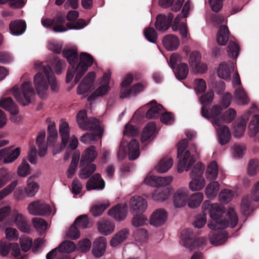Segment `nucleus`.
I'll use <instances>...</instances> for the list:
<instances>
[{
	"mask_svg": "<svg viewBox=\"0 0 259 259\" xmlns=\"http://www.w3.org/2000/svg\"><path fill=\"white\" fill-rule=\"evenodd\" d=\"M180 19V16L179 15L175 18L174 23L171 25V28L174 31L179 30L182 38L184 39V41H187L189 38L187 27L185 23L182 22L179 24Z\"/></svg>",
	"mask_w": 259,
	"mask_h": 259,
	"instance_id": "30",
	"label": "nucleus"
},
{
	"mask_svg": "<svg viewBox=\"0 0 259 259\" xmlns=\"http://www.w3.org/2000/svg\"><path fill=\"white\" fill-rule=\"evenodd\" d=\"M16 101L23 106L29 105L35 96V92L30 81L23 82L20 86L16 85L11 90Z\"/></svg>",
	"mask_w": 259,
	"mask_h": 259,
	"instance_id": "6",
	"label": "nucleus"
},
{
	"mask_svg": "<svg viewBox=\"0 0 259 259\" xmlns=\"http://www.w3.org/2000/svg\"><path fill=\"white\" fill-rule=\"evenodd\" d=\"M34 68L42 72H37L33 77V84L38 96L41 99L47 98L49 88L53 92L59 91V87L56 77L50 66L45 65L41 62L35 63Z\"/></svg>",
	"mask_w": 259,
	"mask_h": 259,
	"instance_id": "1",
	"label": "nucleus"
},
{
	"mask_svg": "<svg viewBox=\"0 0 259 259\" xmlns=\"http://www.w3.org/2000/svg\"><path fill=\"white\" fill-rule=\"evenodd\" d=\"M188 140L183 139L180 141L178 145L177 171L182 173L184 171H188L195 162L193 153L196 152V148L193 146L191 151L186 150L188 145Z\"/></svg>",
	"mask_w": 259,
	"mask_h": 259,
	"instance_id": "5",
	"label": "nucleus"
},
{
	"mask_svg": "<svg viewBox=\"0 0 259 259\" xmlns=\"http://www.w3.org/2000/svg\"><path fill=\"white\" fill-rule=\"evenodd\" d=\"M211 245H219L225 243L228 239V235L226 233H214L211 232Z\"/></svg>",
	"mask_w": 259,
	"mask_h": 259,
	"instance_id": "52",
	"label": "nucleus"
},
{
	"mask_svg": "<svg viewBox=\"0 0 259 259\" xmlns=\"http://www.w3.org/2000/svg\"><path fill=\"white\" fill-rule=\"evenodd\" d=\"M203 199V194L200 192L195 193L191 195L188 201V206L191 208L198 207Z\"/></svg>",
	"mask_w": 259,
	"mask_h": 259,
	"instance_id": "48",
	"label": "nucleus"
},
{
	"mask_svg": "<svg viewBox=\"0 0 259 259\" xmlns=\"http://www.w3.org/2000/svg\"><path fill=\"white\" fill-rule=\"evenodd\" d=\"M109 205V202L107 201L100 205L93 206L91 209V212L94 217L99 216L102 214L104 210H105Z\"/></svg>",
	"mask_w": 259,
	"mask_h": 259,
	"instance_id": "57",
	"label": "nucleus"
},
{
	"mask_svg": "<svg viewBox=\"0 0 259 259\" xmlns=\"http://www.w3.org/2000/svg\"><path fill=\"white\" fill-rule=\"evenodd\" d=\"M172 158L165 157L160 160L155 168L159 173H164L168 170L173 164Z\"/></svg>",
	"mask_w": 259,
	"mask_h": 259,
	"instance_id": "43",
	"label": "nucleus"
},
{
	"mask_svg": "<svg viewBox=\"0 0 259 259\" xmlns=\"http://www.w3.org/2000/svg\"><path fill=\"white\" fill-rule=\"evenodd\" d=\"M58 251L60 253H70L76 249V245L71 241L65 240L63 241L58 247Z\"/></svg>",
	"mask_w": 259,
	"mask_h": 259,
	"instance_id": "49",
	"label": "nucleus"
},
{
	"mask_svg": "<svg viewBox=\"0 0 259 259\" xmlns=\"http://www.w3.org/2000/svg\"><path fill=\"white\" fill-rule=\"evenodd\" d=\"M12 218L18 229L22 232L27 233L30 232V226L27 218L17 210L12 212Z\"/></svg>",
	"mask_w": 259,
	"mask_h": 259,
	"instance_id": "16",
	"label": "nucleus"
},
{
	"mask_svg": "<svg viewBox=\"0 0 259 259\" xmlns=\"http://www.w3.org/2000/svg\"><path fill=\"white\" fill-rule=\"evenodd\" d=\"M77 123L80 128L83 130L93 131L92 133H87L80 138L81 142L88 144L100 139L102 136L103 130L100 125L99 121L93 117L88 118L85 111H80L76 117Z\"/></svg>",
	"mask_w": 259,
	"mask_h": 259,
	"instance_id": "4",
	"label": "nucleus"
},
{
	"mask_svg": "<svg viewBox=\"0 0 259 259\" xmlns=\"http://www.w3.org/2000/svg\"><path fill=\"white\" fill-rule=\"evenodd\" d=\"M130 235V230L124 228L118 231L111 238L110 245L112 247H116L124 241Z\"/></svg>",
	"mask_w": 259,
	"mask_h": 259,
	"instance_id": "31",
	"label": "nucleus"
},
{
	"mask_svg": "<svg viewBox=\"0 0 259 259\" xmlns=\"http://www.w3.org/2000/svg\"><path fill=\"white\" fill-rule=\"evenodd\" d=\"M133 80L132 75L127 74L121 83V90L120 92V97L121 98H125L130 95H132V88H131L130 85Z\"/></svg>",
	"mask_w": 259,
	"mask_h": 259,
	"instance_id": "29",
	"label": "nucleus"
},
{
	"mask_svg": "<svg viewBox=\"0 0 259 259\" xmlns=\"http://www.w3.org/2000/svg\"><path fill=\"white\" fill-rule=\"evenodd\" d=\"M111 74L110 71L109 70L104 73L103 77L101 78V82L102 84L97 89L94 93L96 96H103L108 92L110 89L109 83L110 80Z\"/></svg>",
	"mask_w": 259,
	"mask_h": 259,
	"instance_id": "24",
	"label": "nucleus"
},
{
	"mask_svg": "<svg viewBox=\"0 0 259 259\" xmlns=\"http://www.w3.org/2000/svg\"><path fill=\"white\" fill-rule=\"evenodd\" d=\"M220 108L219 106L211 107V123L216 130L219 143L224 145L230 141L231 132L229 127L221 123V120L219 119Z\"/></svg>",
	"mask_w": 259,
	"mask_h": 259,
	"instance_id": "7",
	"label": "nucleus"
},
{
	"mask_svg": "<svg viewBox=\"0 0 259 259\" xmlns=\"http://www.w3.org/2000/svg\"><path fill=\"white\" fill-rule=\"evenodd\" d=\"M0 107L10 113H15L18 111V107L11 97L2 99L0 100Z\"/></svg>",
	"mask_w": 259,
	"mask_h": 259,
	"instance_id": "40",
	"label": "nucleus"
},
{
	"mask_svg": "<svg viewBox=\"0 0 259 259\" xmlns=\"http://www.w3.org/2000/svg\"><path fill=\"white\" fill-rule=\"evenodd\" d=\"M167 218V213L164 209H157L151 215L150 224L154 227H160L166 222Z\"/></svg>",
	"mask_w": 259,
	"mask_h": 259,
	"instance_id": "17",
	"label": "nucleus"
},
{
	"mask_svg": "<svg viewBox=\"0 0 259 259\" xmlns=\"http://www.w3.org/2000/svg\"><path fill=\"white\" fill-rule=\"evenodd\" d=\"M189 197V191L185 187H182L176 191L174 197V204L176 207L184 206L187 202Z\"/></svg>",
	"mask_w": 259,
	"mask_h": 259,
	"instance_id": "19",
	"label": "nucleus"
},
{
	"mask_svg": "<svg viewBox=\"0 0 259 259\" xmlns=\"http://www.w3.org/2000/svg\"><path fill=\"white\" fill-rule=\"evenodd\" d=\"M133 237L136 241L144 242L148 238V232L144 228L137 229L133 232Z\"/></svg>",
	"mask_w": 259,
	"mask_h": 259,
	"instance_id": "53",
	"label": "nucleus"
},
{
	"mask_svg": "<svg viewBox=\"0 0 259 259\" xmlns=\"http://www.w3.org/2000/svg\"><path fill=\"white\" fill-rule=\"evenodd\" d=\"M66 17L64 15L59 14L54 18L53 31L55 32H63L67 30Z\"/></svg>",
	"mask_w": 259,
	"mask_h": 259,
	"instance_id": "36",
	"label": "nucleus"
},
{
	"mask_svg": "<svg viewBox=\"0 0 259 259\" xmlns=\"http://www.w3.org/2000/svg\"><path fill=\"white\" fill-rule=\"evenodd\" d=\"M127 205L126 204H118L109 209L108 214L117 221L124 220L127 214Z\"/></svg>",
	"mask_w": 259,
	"mask_h": 259,
	"instance_id": "20",
	"label": "nucleus"
},
{
	"mask_svg": "<svg viewBox=\"0 0 259 259\" xmlns=\"http://www.w3.org/2000/svg\"><path fill=\"white\" fill-rule=\"evenodd\" d=\"M233 196V192L229 189L222 190L219 195L220 201L225 204L229 203L232 199Z\"/></svg>",
	"mask_w": 259,
	"mask_h": 259,
	"instance_id": "56",
	"label": "nucleus"
},
{
	"mask_svg": "<svg viewBox=\"0 0 259 259\" xmlns=\"http://www.w3.org/2000/svg\"><path fill=\"white\" fill-rule=\"evenodd\" d=\"M195 235L191 229H185L181 233V239L184 246L190 251L195 250V242H193Z\"/></svg>",
	"mask_w": 259,
	"mask_h": 259,
	"instance_id": "18",
	"label": "nucleus"
},
{
	"mask_svg": "<svg viewBox=\"0 0 259 259\" xmlns=\"http://www.w3.org/2000/svg\"><path fill=\"white\" fill-rule=\"evenodd\" d=\"M48 136L47 139V144L50 145L53 144L57 137V131L56 128L55 123L54 122L50 123L48 127Z\"/></svg>",
	"mask_w": 259,
	"mask_h": 259,
	"instance_id": "54",
	"label": "nucleus"
},
{
	"mask_svg": "<svg viewBox=\"0 0 259 259\" xmlns=\"http://www.w3.org/2000/svg\"><path fill=\"white\" fill-rule=\"evenodd\" d=\"M14 175V172L9 170L6 168L3 167L0 168V178L6 184L13 178Z\"/></svg>",
	"mask_w": 259,
	"mask_h": 259,
	"instance_id": "63",
	"label": "nucleus"
},
{
	"mask_svg": "<svg viewBox=\"0 0 259 259\" xmlns=\"http://www.w3.org/2000/svg\"><path fill=\"white\" fill-rule=\"evenodd\" d=\"M4 151V162L5 163H10L14 161L20 155L21 149L20 148H16L12 150L10 148H3Z\"/></svg>",
	"mask_w": 259,
	"mask_h": 259,
	"instance_id": "33",
	"label": "nucleus"
},
{
	"mask_svg": "<svg viewBox=\"0 0 259 259\" xmlns=\"http://www.w3.org/2000/svg\"><path fill=\"white\" fill-rule=\"evenodd\" d=\"M135 214L132 221V224L133 226L138 227L147 224L148 221L145 215L141 214H138V213Z\"/></svg>",
	"mask_w": 259,
	"mask_h": 259,
	"instance_id": "59",
	"label": "nucleus"
},
{
	"mask_svg": "<svg viewBox=\"0 0 259 259\" xmlns=\"http://www.w3.org/2000/svg\"><path fill=\"white\" fill-rule=\"evenodd\" d=\"M79 171V177L85 179L89 178L96 170V166L95 164H88L84 166Z\"/></svg>",
	"mask_w": 259,
	"mask_h": 259,
	"instance_id": "50",
	"label": "nucleus"
},
{
	"mask_svg": "<svg viewBox=\"0 0 259 259\" xmlns=\"http://www.w3.org/2000/svg\"><path fill=\"white\" fill-rule=\"evenodd\" d=\"M155 25L156 29L160 31H165L170 27L169 22L167 21L166 16L163 14L157 16Z\"/></svg>",
	"mask_w": 259,
	"mask_h": 259,
	"instance_id": "46",
	"label": "nucleus"
},
{
	"mask_svg": "<svg viewBox=\"0 0 259 259\" xmlns=\"http://www.w3.org/2000/svg\"><path fill=\"white\" fill-rule=\"evenodd\" d=\"M248 135L250 137H254L259 132V115H253L249 124Z\"/></svg>",
	"mask_w": 259,
	"mask_h": 259,
	"instance_id": "47",
	"label": "nucleus"
},
{
	"mask_svg": "<svg viewBox=\"0 0 259 259\" xmlns=\"http://www.w3.org/2000/svg\"><path fill=\"white\" fill-rule=\"evenodd\" d=\"M171 193V189L169 188L157 189L152 193L151 198L155 201L163 202L169 198Z\"/></svg>",
	"mask_w": 259,
	"mask_h": 259,
	"instance_id": "34",
	"label": "nucleus"
},
{
	"mask_svg": "<svg viewBox=\"0 0 259 259\" xmlns=\"http://www.w3.org/2000/svg\"><path fill=\"white\" fill-rule=\"evenodd\" d=\"M95 73L93 72L89 73L82 80L77 88L78 95L85 97L88 94L93 90V83L95 78Z\"/></svg>",
	"mask_w": 259,
	"mask_h": 259,
	"instance_id": "13",
	"label": "nucleus"
},
{
	"mask_svg": "<svg viewBox=\"0 0 259 259\" xmlns=\"http://www.w3.org/2000/svg\"><path fill=\"white\" fill-rule=\"evenodd\" d=\"M156 131V124L153 122H149L145 126L141 134V142L144 143L152 138Z\"/></svg>",
	"mask_w": 259,
	"mask_h": 259,
	"instance_id": "37",
	"label": "nucleus"
},
{
	"mask_svg": "<svg viewBox=\"0 0 259 259\" xmlns=\"http://www.w3.org/2000/svg\"><path fill=\"white\" fill-rule=\"evenodd\" d=\"M31 177L28 178L27 181V187L25 188L26 196L28 197L34 196L37 192L39 186L37 183L31 180Z\"/></svg>",
	"mask_w": 259,
	"mask_h": 259,
	"instance_id": "45",
	"label": "nucleus"
},
{
	"mask_svg": "<svg viewBox=\"0 0 259 259\" xmlns=\"http://www.w3.org/2000/svg\"><path fill=\"white\" fill-rule=\"evenodd\" d=\"M162 42L166 49L171 51L177 50L180 45L179 38L173 34L165 36L163 38Z\"/></svg>",
	"mask_w": 259,
	"mask_h": 259,
	"instance_id": "32",
	"label": "nucleus"
},
{
	"mask_svg": "<svg viewBox=\"0 0 259 259\" xmlns=\"http://www.w3.org/2000/svg\"><path fill=\"white\" fill-rule=\"evenodd\" d=\"M146 38L150 42L155 43L157 38V34L153 28H145L144 31Z\"/></svg>",
	"mask_w": 259,
	"mask_h": 259,
	"instance_id": "61",
	"label": "nucleus"
},
{
	"mask_svg": "<svg viewBox=\"0 0 259 259\" xmlns=\"http://www.w3.org/2000/svg\"><path fill=\"white\" fill-rule=\"evenodd\" d=\"M104 187V181L101 178V176L99 174L93 175L86 184V188L88 190H102Z\"/></svg>",
	"mask_w": 259,
	"mask_h": 259,
	"instance_id": "23",
	"label": "nucleus"
},
{
	"mask_svg": "<svg viewBox=\"0 0 259 259\" xmlns=\"http://www.w3.org/2000/svg\"><path fill=\"white\" fill-rule=\"evenodd\" d=\"M97 156V152L94 146H91L82 153L80 166H84L87 164H91V163L94 161Z\"/></svg>",
	"mask_w": 259,
	"mask_h": 259,
	"instance_id": "22",
	"label": "nucleus"
},
{
	"mask_svg": "<svg viewBox=\"0 0 259 259\" xmlns=\"http://www.w3.org/2000/svg\"><path fill=\"white\" fill-rule=\"evenodd\" d=\"M128 158L131 160H134L139 157L140 155V149L138 142L135 140H132L127 144Z\"/></svg>",
	"mask_w": 259,
	"mask_h": 259,
	"instance_id": "38",
	"label": "nucleus"
},
{
	"mask_svg": "<svg viewBox=\"0 0 259 259\" xmlns=\"http://www.w3.org/2000/svg\"><path fill=\"white\" fill-rule=\"evenodd\" d=\"M226 211L224 206L218 203L211 204V230L224 229L228 226L235 228L238 222V217L234 209L228 208L226 215L229 221L224 217Z\"/></svg>",
	"mask_w": 259,
	"mask_h": 259,
	"instance_id": "3",
	"label": "nucleus"
},
{
	"mask_svg": "<svg viewBox=\"0 0 259 259\" xmlns=\"http://www.w3.org/2000/svg\"><path fill=\"white\" fill-rule=\"evenodd\" d=\"M174 69L175 76L179 80L185 79L188 74L189 68L186 63H180Z\"/></svg>",
	"mask_w": 259,
	"mask_h": 259,
	"instance_id": "44",
	"label": "nucleus"
},
{
	"mask_svg": "<svg viewBox=\"0 0 259 259\" xmlns=\"http://www.w3.org/2000/svg\"><path fill=\"white\" fill-rule=\"evenodd\" d=\"M214 106L220 107V113L219 119L221 120V123L223 122L230 123L231 122L236 116V112L235 109L233 108H229L228 110L226 111L223 115H221L222 111L223 110L220 105H214Z\"/></svg>",
	"mask_w": 259,
	"mask_h": 259,
	"instance_id": "39",
	"label": "nucleus"
},
{
	"mask_svg": "<svg viewBox=\"0 0 259 259\" xmlns=\"http://www.w3.org/2000/svg\"><path fill=\"white\" fill-rule=\"evenodd\" d=\"M33 226L40 235L45 233L47 228L48 223L41 218H35L32 221Z\"/></svg>",
	"mask_w": 259,
	"mask_h": 259,
	"instance_id": "51",
	"label": "nucleus"
},
{
	"mask_svg": "<svg viewBox=\"0 0 259 259\" xmlns=\"http://www.w3.org/2000/svg\"><path fill=\"white\" fill-rule=\"evenodd\" d=\"M201 55L197 51H193L190 55L189 63L192 71L196 73H203L207 70L205 64L201 63Z\"/></svg>",
	"mask_w": 259,
	"mask_h": 259,
	"instance_id": "11",
	"label": "nucleus"
},
{
	"mask_svg": "<svg viewBox=\"0 0 259 259\" xmlns=\"http://www.w3.org/2000/svg\"><path fill=\"white\" fill-rule=\"evenodd\" d=\"M69 126L68 123L62 119L59 125V133L62 138V144L60 147L56 151L54 152V154L60 153L63 148L68 145V148L71 150L75 149L78 141L75 136L70 137Z\"/></svg>",
	"mask_w": 259,
	"mask_h": 259,
	"instance_id": "8",
	"label": "nucleus"
},
{
	"mask_svg": "<svg viewBox=\"0 0 259 259\" xmlns=\"http://www.w3.org/2000/svg\"><path fill=\"white\" fill-rule=\"evenodd\" d=\"M204 168V165L201 162L197 163L193 167L190 174L192 180L189 183V187L191 191H198L204 187L205 181L202 176Z\"/></svg>",
	"mask_w": 259,
	"mask_h": 259,
	"instance_id": "9",
	"label": "nucleus"
},
{
	"mask_svg": "<svg viewBox=\"0 0 259 259\" xmlns=\"http://www.w3.org/2000/svg\"><path fill=\"white\" fill-rule=\"evenodd\" d=\"M247 120L248 118H242L239 121H235L233 123L234 137L240 138L243 135Z\"/></svg>",
	"mask_w": 259,
	"mask_h": 259,
	"instance_id": "41",
	"label": "nucleus"
},
{
	"mask_svg": "<svg viewBox=\"0 0 259 259\" xmlns=\"http://www.w3.org/2000/svg\"><path fill=\"white\" fill-rule=\"evenodd\" d=\"M63 56L66 58L72 67L67 71L66 81L69 83L71 81L75 73V81L77 82L84 73L87 71L93 63V58L91 55L87 53L82 52L80 55V62L75 67V64L78 59V54L75 48L67 49L63 51Z\"/></svg>",
	"mask_w": 259,
	"mask_h": 259,
	"instance_id": "2",
	"label": "nucleus"
},
{
	"mask_svg": "<svg viewBox=\"0 0 259 259\" xmlns=\"http://www.w3.org/2000/svg\"><path fill=\"white\" fill-rule=\"evenodd\" d=\"M18 184L17 180L13 181L5 188L0 191V200L9 195L16 188Z\"/></svg>",
	"mask_w": 259,
	"mask_h": 259,
	"instance_id": "60",
	"label": "nucleus"
},
{
	"mask_svg": "<svg viewBox=\"0 0 259 259\" xmlns=\"http://www.w3.org/2000/svg\"><path fill=\"white\" fill-rule=\"evenodd\" d=\"M230 31L228 27L224 25H221L219 28L217 35V41L220 46H225L229 38Z\"/></svg>",
	"mask_w": 259,
	"mask_h": 259,
	"instance_id": "35",
	"label": "nucleus"
},
{
	"mask_svg": "<svg viewBox=\"0 0 259 259\" xmlns=\"http://www.w3.org/2000/svg\"><path fill=\"white\" fill-rule=\"evenodd\" d=\"M77 228L85 229L89 224L88 216L85 214L81 215L77 218L74 223Z\"/></svg>",
	"mask_w": 259,
	"mask_h": 259,
	"instance_id": "64",
	"label": "nucleus"
},
{
	"mask_svg": "<svg viewBox=\"0 0 259 259\" xmlns=\"http://www.w3.org/2000/svg\"><path fill=\"white\" fill-rule=\"evenodd\" d=\"M235 97L242 104H246L249 102V99L243 89H237L235 92Z\"/></svg>",
	"mask_w": 259,
	"mask_h": 259,
	"instance_id": "62",
	"label": "nucleus"
},
{
	"mask_svg": "<svg viewBox=\"0 0 259 259\" xmlns=\"http://www.w3.org/2000/svg\"><path fill=\"white\" fill-rule=\"evenodd\" d=\"M129 209L133 214L142 213L147 208V201L142 197L135 195L132 197L129 201Z\"/></svg>",
	"mask_w": 259,
	"mask_h": 259,
	"instance_id": "12",
	"label": "nucleus"
},
{
	"mask_svg": "<svg viewBox=\"0 0 259 259\" xmlns=\"http://www.w3.org/2000/svg\"><path fill=\"white\" fill-rule=\"evenodd\" d=\"M26 24L24 21L15 20L10 22L9 29L11 34L15 36L21 35L24 33Z\"/></svg>",
	"mask_w": 259,
	"mask_h": 259,
	"instance_id": "25",
	"label": "nucleus"
},
{
	"mask_svg": "<svg viewBox=\"0 0 259 259\" xmlns=\"http://www.w3.org/2000/svg\"><path fill=\"white\" fill-rule=\"evenodd\" d=\"M173 177L171 176L167 177H158L151 175L147 176L144 180V183L156 187H163L169 185L172 181Z\"/></svg>",
	"mask_w": 259,
	"mask_h": 259,
	"instance_id": "14",
	"label": "nucleus"
},
{
	"mask_svg": "<svg viewBox=\"0 0 259 259\" xmlns=\"http://www.w3.org/2000/svg\"><path fill=\"white\" fill-rule=\"evenodd\" d=\"M107 241L104 237L96 238L93 243L92 253L96 257L102 256L106 251Z\"/></svg>",
	"mask_w": 259,
	"mask_h": 259,
	"instance_id": "21",
	"label": "nucleus"
},
{
	"mask_svg": "<svg viewBox=\"0 0 259 259\" xmlns=\"http://www.w3.org/2000/svg\"><path fill=\"white\" fill-rule=\"evenodd\" d=\"M53 67L57 74H60L66 67V63L64 60H61L54 57V60L52 63Z\"/></svg>",
	"mask_w": 259,
	"mask_h": 259,
	"instance_id": "58",
	"label": "nucleus"
},
{
	"mask_svg": "<svg viewBox=\"0 0 259 259\" xmlns=\"http://www.w3.org/2000/svg\"><path fill=\"white\" fill-rule=\"evenodd\" d=\"M115 229L114 223L110 221L106 220L99 223L98 229L104 235H108L112 233Z\"/></svg>",
	"mask_w": 259,
	"mask_h": 259,
	"instance_id": "42",
	"label": "nucleus"
},
{
	"mask_svg": "<svg viewBox=\"0 0 259 259\" xmlns=\"http://www.w3.org/2000/svg\"><path fill=\"white\" fill-rule=\"evenodd\" d=\"M27 209L30 214L34 215L48 216L52 211L50 205L41 201L30 203Z\"/></svg>",
	"mask_w": 259,
	"mask_h": 259,
	"instance_id": "10",
	"label": "nucleus"
},
{
	"mask_svg": "<svg viewBox=\"0 0 259 259\" xmlns=\"http://www.w3.org/2000/svg\"><path fill=\"white\" fill-rule=\"evenodd\" d=\"M147 106L149 108L146 113V117L148 119L157 118L163 109L162 106L158 104L154 100L148 103Z\"/></svg>",
	"mask_w": 259,
	"mask_h": 259,
	"instance_id": "28",
	"label": "nucleus"
},
{
	"mask_svg": "<svg viewBox=\"0 0 259 259\" xmlns=\"http://www.w3.org/2000/svg\"><path fill=\"white\" fill-rule=\"evenodd\" d=\"M200 103L202 105L201 115L206 119L210 118V94L207 92L206 94L201 96L199 99Z\"/></svg>",
	"mask_w": 259,
	"mask_h": 259,
	"instance_id": "27",
	"label": "nucleus"
},
{
	"mask_svg": "<svg viewBox=\"0 0 259 259\" xmlns=\"http://www.w3.org/2000/svg\"><path fill=\"white\" fill-rule=\"evenodd\" d=\"M239 46L234 41L230 40L227 47L229 56L232 58H236L239 55Z\"/></svg>",
	"mask_w": 259,
	"mask_h": 259,
	"instance_id": "55",
	"label": "nucleus"
},
{
	"mask_svg": "<svg viewBox=\"0 0 259 259\" xmlns=\"http://www.w3.org/2000/svg\"><path fill=\"white\" fill-rule=\"evenodd\" d=\"M234 70V63L231 61L223 62L220 64L217 70L218 76L226 81L231 79V73Z\"/></svg>",
	"mask_w": 259,
	"mask_h": 259,
	"instance_id": "15",
	"label": "nucleus"
},
{
	"mask_svg": "<svg viewBox=\"0 0 259 259\" xmlns=\"http://www.w3.org/2000/svg\"><path fill=\"white\" fill-rule=\"evenodd\" d=\"M218 165L215 161H211V198L216 196L220 190V183L214 181L218 175Z\"/></svg>",
	"mask_w": 259,
	"mask_h": 259,
	"instance_id": "26",
	"label": "nucleus"
}]
</instances>
